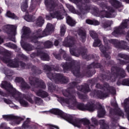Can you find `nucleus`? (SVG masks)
<instances>
[{"label": "nucleus", "mask_w": 129, "mask_h": 129, "mask_svg": "<svg viewBox=\"0 0 129 129\" xmlns=\"http://www.w3.org/2000/svg\"><path fill=\"white\" fill-rule=\"evenodd\" d=\"M64 96L68 97V99H64L63 98H60L61 104L66 103L67 106L70 108H73L76 107L80 110H88L89 111H94L96 109V106L92 103H88L86 105L81 103H77L76 98L75 97V91L71 88H68L62 92Z\"/></svg>", "instance_id": "1"}, {"label": "nucleus", "mask_w": 129, "mask_h": 129, "mask_svg": "<svg viewBox=\"0 0 129 129\" xmlns=\"http://www.w3.org/2000/svg\"><path fill=\"white\" fill-rule=\"evenodd\" d=\"M1 87L2 88H4V89H6V90H7V91H8L10 94H11L12 96L14 97L16 100L19 101L20 104L22 106H24V107L29 106V103H28L27 101L25 100V99H27L30 103H32V104L34 102L32 98H27L25 95L21 94L20 92L17 91L16 89L14 88L13 86H12L10 83L3 81L1 85Z\"/></svg>", "instance_id": "2"}, {"label": "nucleus", "mask_w": 129, "mask_h": 129, "mask_svg": "<svg viewBox=\"0 0 129 129\" xmlns=\"http://www.w3.org/2000/svg\"><path fill=\"white\" fill-rule=\"evenodd\" d=\"M48 112L59 115L61 118L67 120L70 123H72L74 126H77V127H80L81 126V123H83L84 125H89V124H90V121L88 119L83 118L80 119L79 118H74L72 116L63 112V111L59 109H52Z\"/></svg>", "instance_id": "3"}, {"label": "nucleus", "mask_w": 129, "mask_h": 129, "mask_svg": "<svg viewBox=\"0 0 129 129\" xmlns=\"http://www.w3.org/2000/svg\"><path fill=\"white\" fill-rule=\"evenodd\" d=\"M15 82L21 83V86L23 89H31L32 90H35L36 88H38V87H40L43 89L46 88V85L43 81L33 77L29 78V82L30 86H29L22 78L17 77Z\"/></svg>", "instance_id": "4"}, {"label": "nucleus", "mask_w": 129, "mask_h": 129, "mask_svg": "<svg viewBox=\"0 0 129 129\" xmlns=\"http://www.w3.org/2000/svg\"><path fill=\"white\" fill-rule=\"evenodd\" d=\"M96 87L102 89V91H94L91 94V96H93V97H98V98L102 99L108 97L110 93L113 95L115 94V89L113 87H109V85L108 84H105L103 87H102V86L100 84H97L96 85Z\"/></svg>", "instance_id": "5"}, {"label": "nucleus", "mask_w": 129, "mask_h": 129, "mask_svg": "<svg viewBox=\"0 0 129 129\" xmlns=\"http://www.w3.org/2000/svg\"><path fill=\"white\" fill-rule=\"evenodd\" d=\"M63 45L66 47H69L70 48V53L72 55H73V56H75L76 57H79V56H80L81 54L83 58L84 59H87V60L91 59V57H91V55H88L87 53H86V52H85L83 49L81 50H75V49L73 48L75 47V45H74V38H73V37L68 36L64 39ZM80 52H83L81 53Z\"/></svg>", "instance_id": "6"}, {"label": "nucleus", "mask_w": 129, "mask_h": 129, "mask_svg": "<svg viewBox=\"0 0 129 129\" xmlns=\"http://www.w3.org/2000/svg\"><path fill=\"white\" fill-rule=\"evenodd\" d=\"M44 70L48 72L47 73V75L48 78L54 81L56 83H59V82H63L64 83H67L69 81L68 78L63 76L62 75L60 74H56V73H53V70L54 69H51L48 65L44 66Z\"/></svg>", "instance_id": "7"}, {"label": "nucleus", "mask_w": 129, "mask_h": 129, "mask_svg": "<svg viewBox=\"0 0 129 129\" xmlns=\"http://www.w3.org/2000/svg\"><path fill=\"white\" fill-rule=\"evenodd\" d=\"M63 13V15L65 16V15L67 16L66 19H67V23L68 24V25H70V26H71V27H73V26H75V24H76V22L75 21H74L70 16H67V14H66V11H65V10H64V8H62L61 11L59 12H55L53 13H50L49 15H46V20H52V19L56 18L57 20H62L64 17L61 15Z\"/></svg>", "instance_id": "8"}, {"label": "nucleus", "mask_w": 129, "mask_h": 129, "mask_svg": "<svg viewBox=\"0 0 129 129\" xmlns=\"http://www.w3.org/2000/svg\"><path fill=\"white\" fill-rule=\"evenodd\" d=\"M12 52L9 50H6L5 53V56L2 59L3 62L7 63L9 67H12V68H18V67H20V65L22 68H25L26 66L25 63L18 60H12L10 58Z\"/></svg>", "instance_id": "9"}, {"label": "nucleus", "mask_w": 129, "mask_h": 129, "mask_svg": "<svg viewBox=\"0 0 129 129\" xmlns=\"http://www.w3.org/2000/svg\"><path fill=\"white\" fill-rule=\"evenodd\" d=\"M111 105L115 106L116 108L114 109L113 112L112 110H110V116L112 118V126L113 127L117 125L116 120L118 119V116H122L123 117V113L121 111V110L117 107V104L115 102L114 104L111 103Z\"/></svg>", "instance_id": "10"}, {"label": "nucleus", "mask_w": 129, "mask_h": 129, "mask_svg": "<svg viewBox=\"0 0 129 129\" xmlns=\"http://www.w3.org/2000/svg\"><path fill=\"white\" fill-rule=\"evenodd\" d=\"M112 75L110 78L111 81H115L116 77H125V72L122 69L116 68L115 67H112L111 69Z\"/></svg>", "instance_id": "11"}, {"label": "nucleus", "mask_w": 129, "mask_h": 129, "mask_svg": "<svg viewBox=\"0 0 129 129\" xmlns=\"http://www.w3.org/2000/svg\"><path fill=\"white\" fill-rule=\"evenodd\" d=\"M61 66L62 68H63L64 72L72 71V73H73L75 76H76L77 77H79V76H80V67H78L77 68H74L73 65H72V63L67 62L62 63Z\"/></svg>", "instance_id": "12"}, {"label": "nucleus", "mask_w": 129, "mask_h": 129, "mask_svg": "<svg viewBox=\"0 0 129 129\" xmlns=\"http://www.w3.org/2000/svg\"><path fill=\"white\" fill-rule=\"evenodd\" d=\"M3 30L7 32L10 35L9 39L11 41L16 42L15 36L17 35V26L7 25L3 27Z\"/></svg>", "instance_id": "13"}, {"label": "nucleus", "mask_w": 129, "mask_h": 129, "mask_svg": "<svg viewBox=\"0 0 129 129\" xmlns=\"http://www.w3.org/2000/svg\"><path fill=\"white\" fill-rule=\"evenodd\" d=\"M114 10L110 7H104L102 11L99 13H95L96 17H100L101 18H113L111 15V13H113Z\"/></svg>", "instance_id": "14"}, {"label": "nucleus", "mask_w": 129, "mask_h": 129, "mask_svg": "<svg viewBox=\"0 0 129 129\" xmlns=\"http://www.w3.org/2000/svg\"><path fill=\"white\" fill-rule=\"evenodd\" d=\"M103 42L105 45L104 46L103 45L100 44L98 46H100V50L103 53L105 58H108V59H110V56L108 54L106 53V52L111 49L110 46L108 45L109 43V40L107 39V38L105 36L103 37ZM101 44V42L100 43Z\"/></svg>", "instance_id": "15"}, {"label": "nucleus", "mask_w": 129, "mask_h": 129, "mask_svg": "<svg viewBox=\"0 0 129 129\" xmlns=\"http://www.w3.org/2000/svg\"><path fill=\"white\" fill-rule=\"evenodd\" d=\"M46 36H47V34L45 32V30L42 31L41 29H38L34 33L33 37L31 38V41L33 43L36 44V45H38L40 44V42H38V38H43V37H46Z\"/></svg>", "instance_id": "16"}, {"label": "nucleus", "mask_w": 129, "mask_h": 129, "mask_svg": "<svg viewBox=\"0 0 129 129\" xmlns=\"http://www.w3.org/2000/svg\"><path fill=\"white\" fill-rule=\"evenodd\" d=\"M3 117L6 120H13L14 119L12 123L13 125H15V124H20L21 121L23 120L22 118L17 117L14 115H3Z\"/></svg>", "instance_id": "17"}, {"label": "nucleus", "mask_w": 129, "mask_h": 129, "mask_svg": "<svg viewBox=\"0 0 129 129\" xmlns=\"http://www.w3.org/2000/svg\"><path fill=\"white\" fill-rule=\"evenodd\" d=\"M109 44H112L116 48H121V49H123L122 47L126 45V42L122 40L119 41L116 39H111L109 41L108 46H110Z\"/></svg>", "instance_id": "18"}, {"label": "nucleus", "mask_w": 129, "mask_h": 129, "mask_svg": "<svg viewBox=\"0 0 129 129\" xmlns=\"http://www.w3.org/2000/svg\"><path fill=\"white\" fill-rule=\"evenodd\" d=\"M90 35L93 39H95V41L93 44V47H98L99 45H100L101 41L98 39V35H97V33L93 30H91L90 31Z\"/></svg>", "instance_id": "19"}, {"label": "nucleus", "mask_w": 129, "mask_h": 129, "mask_svg": "<svg viewBox=\"0 0 129 129\" xmlns=\"http://www.w3.org/2000/svg\"><path fill=\"white\" fill-rule=\"evenodd\" d=\"M45 4L47 8L48 11H49V12H54L55 8H56V5L53 0H45Z\"/></svg>", "instance_id": "20"}, {"label": "nucleus", "mask_w": 129, "mask_h": 129, "mask_svg": "<svg viewBox=\"0 0 129 129\" xmlns=\"http://www.w3.org/2000/svg\"><path fill=\"white\" fill-rule=\"evenodd\" d=\"M54 26L51 23H47L46 28L44 30L46 36L51 35L53 32H54Z\"/></svg>", "instance_id": "21"}, {"label": "nucleus", "mask_w": 129, "mask_h": 129, "mask_svg": "<svg viewBox=\"0 0 129 129\" xmlns=\"http://www.w3.org/2000/svg\"><path fill=\"white\" fill-rule=\"evenodd\" d=\"M22 33L23 35L21 38H28L31 33V30L28 27L24 26L22 29Z\"/></svg>", "instance_id": "22"}, {"label": "nucleus", "mask_w": 129, "mask_h": 129, "mask_svg": "<svg viewBox=\"0 0 129 129\" xmlns=\"http://www.w3.org/2000/svg\"><path fill=\"white\" fill-rule=\"evenodd\" d=\"M105 115V110L104 107H102L101 105H99L98 109V117H103Z\"/></svg>", "instance_id": "23"}, {"label": "nucleus", "mask_w": 129, "mask_h": 129, "mask_svg": "<svg viewBox=\"0 0 129 129\" xmlns=\"http://www.w3.org/2000/svg\"><path fill=\"white\" fill-rule=\"evenodd\" d=\"M77 88L78 90L82 91L85 93L89 92V86L88 85H86L84 87L83 86H77Z\"/></svg>", "instance_id": "24"}, {"label": "nucleus", "mask_w": 129, "mask_h": 129, "mask_svg": "<svg viewBox=\"0 0 129 129\" xmlns=\"http://www.w3.org/2000/svg\"><path fill=\"white\" fill-rule=\"evenodd\" d=\"M45 23V20L41 16H39L36 19V25L37 27H42Z\"/></svg>", "instance_id": "25"}, {"label": "nucleus", "mask_w": 129, "mask_h": 129, "mask_svg": "<svg viewBox=\"0 0 129 129\" xmlns=\"http://www.w3.org/2000/svg\"><path fill=\"white\" fill-rule=\"evenodd\" d=\"M36 94L37 95V96H39L42 98L47 97V96L49 95L46 92H45V91H43L42 90H39L38 91L36 92Z\"/></svg>", "instance_id": "26"}, {"label": "nucleus", "mask_w": 129, "mask_h": 129, "mask_svg": "<svg viewBox=\"0 0 129 129\" xmlns=\"http://www.w3.org/2000/svg\"><path fill=\"white\" fill-rule=\"evenodd\" d=\"M109 3L114 8H120L121 4L116 0H109Z\"/></svg>", "instance_id": "27"}, {"label": "nucleus", "mask_w": 129, "mask_h": 129, "mask_svg": "<svg viewBox=\"0 0 129 129\" xmlns=\"http://www.w3.org/2000/svg\"><path fill=\"white\" fill-rule=\"evenodd\" d=\"M99 122L100 125H101L100 129H109L108 125L105 123L104 120H100Z\"/></svg>", "instance_id": "28"}, {"label": "nucleus", "mask_w": 129, "mask_h": 129, "mask_svg": "<svg viewBox=\"0 0 129 129\" xmlns=\"http://www.w3.org/2000/svg\"><path fill=\"white\" fill-rule=\"evenodd\" d=\"M126 85L127 86H129V79H126L124 80L121 83L120 81H118L117 82V85Z\"/></svg>", "instance_id": "29"}, {"label": "nucleus", "mask_w": 129, "mask_h": 129, "mask_svg": "<svg viewBox=\"0 0 129 129\" xmlns=\"http://www.w3.org/2000/svg\"><path fill=\"white\" fill-rule=\"evenodd\" d=\"M6 16H7L8 18H11L14 20H18V19H19L17 16L15 15V14L11 12V11H8L6 14Z\"/></svg>", "instance_id": "30"}, {"label": "nucleus", "mask_w": 129, "mask_h": 129, "mask_svg": "<svg viewBox=\"0 0 129 129\" xmlns=\"http://www.w3.org/2000/svg\"><path fill=\"white\" fill-rule=\"evenodd\" d=\"M28 9V1H26L21 5V10L23 12H26Z\"/></svg>", "instance_id": "31"}, {"label": "nucleus", "mask_w": 129, "mask_h": 129, "mask_svg": "<svg viewBox=\"0 0 129 129\" xmlns=\"http://www.w3.org/2000/svg\"><path fill=\"white\" fill-rule=\"evenodd\" d=\"M84 3H86L87 4V3H89V0H76L75 3L77 6H83V4H84Z\"/></svg>", "instance_id": "32"}, {"label": "nucleus", "mask_w": 129, "mask_h": 129, "mask_svg": "<svg viewBox=\"0 0 129 129\" xmlns=\"http://www.w3.org/2000/svg\"><path fill=\"white\" fill-rule=\"evenodd\" d=\"M79 35L82 39L83 41H85L86 38V33L83 30H80L78 32Z\"/></svg>", "instance_id": "33"}, {"label": "nucleus", "mask_w": 129, "mask_h": 129, "mask_svg": "<svg viewBox=\"0 0 129 129\" xmlns=\"http://www.w3.org/2000/svg\"><path fill=\"white\" fill-rule=\"evenodd\" d=\"M34 102L35 104H37V105H43V100L39 97H35Z\"/></svg>", "instance_id": "34"}, {"label": "nucleus", "mask_w": 129, "mask_h": 129, "mask_svg": "<svg viewBox=\"0 0 129 129\" xmlns=\"http://www.w3.org/2000/svg\"><path fill=\"white\" fill-rule=\"evenodd\" d=\"M40 58L43 61H49V55L45 53H41L40 54Z\"/></svg>", "instance_id": "35"}, {"label": "nucleus", "mask_w": 129, "mask_h": 129, "mask_svg": "<svg viewBox=\"0 0 129 129\" xmlns=\"http://www.w3.org/2000/svg\"><path fill=\"white\" fill-rule=\"evenodd\" d=\"M112 24H113V22H112V21H106V23L104 24L103 27V28H104V29H106V28H108V27H110V26H111Z\"/></svg>", "instance_id": "36"}, {"label": "nucleus", "mask_w": 129, "mask_h": 129, "mask_svg": "<svg viewBox=\"0 0 129 129\" xmlns=\"http://www.w3.org/2000/svg\"><path fill=\"white\" fill-rule=\"evenodd\" d=\"M32 71L34 73H36V74H41V73H42V71L41 70H38L36 66H34L32 67Z\"/></svg>", "instance_id": "37"}, {"label": "nucleus", "mask_w": 129, "mask_h": 129, "mask_svg": "<svg viewBox=\"0 0 129 129\" xmlns=\"http://www.w3.org/2000/svg\"><path fill=\"white\" fill-rule=\"evenodd\" d=\"M66 31V26L64 25H61L60 26V35L63 36L65 35V32Z\"/></svg>", "instance_id": "38"}, {"label": "nucleus", "mask_w": 129, "mask_h": 129, "mask_svg": "<svg viewBox=\"0 0 129 129\" xmlns=\"http://www.w3.org/2000/svg\"><path fill=\"white\" fill-rule=\"evenodd\" d=\"M118 57H119V58H122V59H124L125 60H129V55L126 54L119 53L118 55Z\"/></svg>", "instance_id": "39"}, {"label": "nucleus", "mask_w": 129, "mask_h": 129, "mask_svg": "<svg viewBox=\"0 0 129 129\" xmlns=\"http://www.w3.org/2000/svg\"><path fill=\"white\" fill-rule=\"evenodd\" d=\"M24 19L25 20V21H27V22H32L33 16L30 15H25Z\"/></svg>", "instance_id": "40"}, {"label": "nucleus", "mask_w": 129, "mask_h": 129, "mask_svg": "<svg viewBox=\"0 0 129 129\" xmlns=\"http://www.w3.org/2000/svg\"><path fill=\"white\" fill-rule=\"evenodd\" d=\"M48 89H50V90H58L57 88H58V87L56 86H54L52 84L49 83L48 84Z\"/></svg>", "instance_id": "41"}, {"label": "nucleus", "mask_w": 129, "mask_h": 129, "mask_svg": "<svg viewBox=\"0 0 129 129\" xmlns=\"http://www.w3.org/2000/svg\"><path fill=\"white\" fill-rule=\"evenodd\" d=\"M44 46L45 48H51L52 46H53V43L51 41H46L45 43H44Z\"/></svg>", "instance_id": "42"}, {"label": "nucleus", "mask_w": 129, "mask_h": 129, "mask_svg": "<svg viewBox=\"0 0 129 129\" xmlns=\"http://www.w3.org/2000/svg\"><path fill=\"white\" fill-rule=\"evenodd\" d=\"M67 7L68 9H69L70 12H71V13H73L74 14H75V9H74V8L73 7V6L69 4H68L67 5Z\"/></svg>", "instance_id": "43"}, {"label": "nucleus", "mask_w": 129, "mask_h": 129, "mask_svg": "<svg viewBox=\"0 0 129 129\" xmlns=\"http://www.w3.org/2000/svg\"><path fill=\"white\" fill-rule=\"evenodd\" d=\"M36 7H37V4L31 2L30 6L29 7V10L30 12H33V11H34V10L36 9Z\"/></svg>", "instance_id": "44"}, {"label": "nucleus", "mask_w": 129, "mask_h": 129, "mask_svg": "<svg viewBox=\"0 0 129 129\" xmlns=\"http://www.w3.org/2000/svg\"><path fill=\"white\" fill-rule=\"evenodd\" d=\"M24 49L26 50V51H32V50H33V46L30 44H26Z\"/></svg>", "instance_id": "45"}, {"label": "nucleus", "mask_w": 129, "mask_h": 129, "mask_svg": "<svg viewBox=\"0 0 129 129\" xmlns=\"http://www.w3.org/2000/svg\"><path fill=\"white\" fill-rule=\"evenodd\" d=\"M4 73L6 76H12L13 75V72L9 70H6Z\"/></svg>", "instance_id": "46"}, {"label": "nucleus", "mask_w": 129, "mask_h": 129, "mask_svg": "<svg viewBox=\"0 0 129 129\" xmlns=\"http://www.w3.org/2000/svg\"><path fill=\"white\" fill-rule=\"evenodd\" d=\"M62 53L63 54V57L64 58V60L66 61H70V57H68V55L66 54V52L65 51H63Z\"/></svg>", "instance_id": "47"}, {"label": "nucleus", "mask_w": 129, "mask_h": 129, "mask_svg": "<svg viewBox=\"0 0 129 129\" xmlns=\"http://www.w3.org/2000/svg\"><path fill=\"white\" fill-rule=\"evenodd\" d=\"M4 46H6V47H8L9 48H13V47H15V44L11 42H9V43L4 44Z\"/></svg>", "instance_id": "48"}, {"label": "nucleus", "mask_w": 129, "mask_h": 129, "mask_svg": "<svg viewBox=\"0 0 129 129\" xmlns=\"http://www.w3.org/2000/svg\"><path fill=\"white\" fill-rule=\"evenodd\" d=\"M91 121L94 123V125H97L98 122H97V119L94 117H92Z\"/></svg>", "instance_id": "49"}, {"label": "nucleus", "mask_w": 129, "mask_h": 129, "mask_svg": "<svg viewBox=\"0 0 129 129\" xmlns=\"http://www.w3.org/2000/svg\"><path fill=\"white\" fill-rule=\"evenodd\" d=\"M28 121H26L23 123L22 126L23 127H24V128H29V127H30V126H29V125L28 124Z\"/></svg>", "instance_id": "50"}, {"label": "nucleus", "mask_w": 129, "mask_h": 129, "mask_svg": "<svg viewBox=\"0 0 129 129\" xmlns=\"http://www.w3.org/2000/svg\"><path fill=\"white\" fill-rule=\"evenodd\" d=\"M3 100L5 103H7V104H12V102L11 101V100H9L8 99L4 98L3 99Z\"/></svg>", "instance_id": "51"}, {"label": "nucleus", "mask_w": 129, "mask_h": 129, "mask_svg": "<svg viewBox=\"0 0 129 129\" xmlns=\"http://www.w3.org/2000/svg\"><path fill=\"white\" fill-rule=\"evenodd\" d=\"M0 127L5 129H11L10 127H7V125L6 124V123L1 124V125H0Z\"/></svg>", "instance_id": "52"}, {"label": "nucleus", "mask_w": 129, "mask_h": 129, "mask_svg": "<svg viewBox=\"0 0 129 129\" xmlns=\"http://www.w3.org/2000/svg\"><path fill=\"white\" fill-rule=\"evenodd\" d=\"M86 23H87V24H88L89 25H93V21L88 19L86 21Z\"/></svg>", "instance_id": "53"}, {"label": "nucleus", "mask_w": 129, "mask_h": 129, "mask_svg": "<svg viewBox=\"0 0 129 129\" xmlns=\"http://www.w3.org/2000/svg\"><path fill=\"white\" fill-rule=\"evenodd\" d=\"M99 24V22L97 21V20L93 21V25H94V26H98Z\"/></svg>", "instance_id": "54"}, {"label": "nucleus", "mask_w": 129, "mask_h": 129, "mask_svg": "<svg viewBox=\"0 0 129 129\" xmlns=\"http://www.w3.org/2000/svg\"><path fill=\"white\" fill-rule=\"evenodd\" d=\"M117 60L121 65H124V64H126V62L122 60H120V59H117Z\"/></svg>", "instance_id": "55"}, {"label": "nucleus", "mask_w": 129, "mask_h": 129, "mask_svg": "<svg viewBox=\"0 0 129 129\" xmlns=\"http://www.w3.org/2000/svg\"><path fill=\"white\" fill-rule=\"evenodd\" d=\"M123 50H126V51H128L129 52V46H126V45H125V46H123L122 47Z\"/></svg>", "instance_id": "56"}, {"label": "nucleus", "mask_w": 129, "mask_h": 129, "mask_svg": "<svg viewBox=\"0 0 129 129\" xmlns=\"http://www.w3.org/2000/svg\"><path fill=\"white\" fill-rule=\"evenodd\" d=\"M78 95L81 99H83L84 98H85V96H83L82 94H80L79 93H78Z\"/></svg>", "instance_id": "57"}, {"label": "nucleus", "mask_w": 129, "mask_h": 129, "mask_svg": "<svg viewBox=\"0 0 129 129\" xmlns=\"http://www.w3.org/2000/svg\"><path fill=\"white\" fill-rule=\"evenodd\" d=\"M59 44H60V41L56 40L54 41V46H58Z\"/></svg>", "instance_id": "58"}, {"label": "nucleus", "mask_w": 129, "mask_h": 129, "mask_svg": "<svg viewBox=\"0 0 129 129\" xmlns=\"http://www.w3.org/2000/svg\"><path fill=\"white\" fill-rule=\"evenodd\" d=\"M10 106L11 107H13V108H14L15 109H18L19 108V107L18 106H16L15 105H10Z\"/></svg>", "instance_id": "59"}, {"label": "nucleus", "mask_w": 129, "mask_h": 129, "mask_svg": "<svg viewBox=\"0 0 129 129\" xmlns=\"http://www.w3.org/2000/svg\"><path fill=\"white\" fill-rule=\"evenodd\" d=\"M56 59H58V60H60L61 59V56L59 54H57L55 55Z\"/></svg>", "instance_id": "60"}, {"label": "nucleus", "mask_w": 129, "mask_h": 129, "mask_svg": "<svg viewBox=\"0 0 129 129\" xmlns=\"http://www.w3.org/2000/svg\"><path fill=\"white\" fill-rule=\"evenodd\" d=\"M38 2H39V0H31V3L35 4V5H37V4H38Z\"/></svg>", "instance_id": "61"}, {"label": "nucleus", "mask_w": 129, "mask_h": 129, "mask_svg": "<svg viewBox=\"0 0 129 129\" xmlns=\"http://www.w3.org/2000/svg\"><path fill=\"white\" fill-rule=\"evenodd\" d=\"M95 127V126L93 125H91L90 126H88V129H94Z\"/></svg>", "instance_id": "62"}, {"label": "nucleus", "mask_w": 129, "mask_h": 129, "mask_svg": "<svg viewBox=\"0 0 129 129\" xmlns=\"http://www.w3.org/2000/svg\"><path fill=\"white\" fill-rule=\"evenodd\" d=\"M85 11H86V12H88V11H89V10H90V7L87 6V8H85Z\"/></svg>", "instance_id": "63"}, {"label": "nucleus", "mask_w": 129, "mask_h": 129, "mask_svg": "<svg viewBox=\"0 0 129 129\" xmlns=\"http://www.w3.org/2000/svg\"><path fill=\"white\" fill-rule=\"evenodd\" d=\"M4 43V39H3L2 37H0V44H3Z\"/></svg>", "instance_id": "64"}]
</instances>
